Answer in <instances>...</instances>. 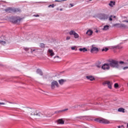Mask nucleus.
Segmentation results:
<instances>
[{
  "label": "nucleus",
  "mask_w": 128,
  "mask_h": 128,
  "mask_svg": "<svg viewBox=\"0 0 128 128\" xmlns=\"http://www.w3.org/2000/svg\"><path fill=\"white\" fill-rule=\"evenodd\" d=\"M33 16H35L36 18H38L40 16V15H38V14H34Z\"/></svg>",
  "instance_id": "f704fd0d"
},
{
  "label": "nucleus",
  "mask_w": 128,
  "mask_h": 128,
  "mask_svg": "<svg viewBox=\"0 0 128 128\" xmlns=\"http://www.w3.org/2000/svg\"><path fill=\"white\" fill-rule=\"evenodd\" d=\"M4 104H4V102H0V106H4Z\"/></svg>",
  "instance_id": "e433bc0d"
},
{
  "label": "nucleus",
  "mask_w": 128,
  "mask_h": 128,
  "mask_svg": "<svg viewBox=\"0 0 128 128\" xmlns=\"http://www.w3.org/2000/svg\"><path fill=\"white\" fill-rule=\"evenodd\" d=\"M90 0V2H92V0Z\"/></svg>",
  "instance_id": "de8ad7c7"
},
{
  "label": "nucleus",
  "mask_w": 128,
  "mask_h": 128,
  "mask_svg": "<svg viewBox=\"0 0 128 128\" xmlns=\"http://www.w3.org/2000/svg\"><path fill=\"white\" fill-rule=\"evenodd\" d=\"M110 28V26L106 25L104 26V28H102L103 30H108Z\"/></svg>",
  "instance_id": "aec40b11"
},
{
  "label": "nucleus",
  "mask_w": 128,
  "mask_h": 128,
  "mask_svg": "<svg viewBox=\"0 0 128 128\" xmlns=\"http://www.w3.org/2000/svg\"><path fill=\"white\" fill-rule=\"evenodd\" d=\"M101 68H102V70H110V64H108V62L104 64L102 66Z\"/></svg>",
  "instance_id": "6e6552de"
},
{
  "label": "nucleus",
  "mask_w": 128,
  "mask_h": 128,
  "mask_svg": "<svg viewBox=\"0 0 128 128\" xmlns=\"http://www.w3.org/2000/svg\"><path fill=\"white\" fill-rule=\"evenodd\" d=\"M70 6H71L72 7L74 6L73 4H70Z\"/></svg>",
  "instance_id": "c03bdc74"
},
{
  "label": "nucleus",
  "mask_w": 128,
  "mask_h": 128,
  "mask_svg": "<svg viewBox=\"0 0 128 128\" xmlns=\"http://www.w3.org/2000/svg\"><path fill=\"white\" fill-rule=\"evenodd\" d=\"M68 110V108H66V109H64L63 110H59L56 111V114H58L60 112H66Z\"/></svg>",
  "instance_id": "dca6fc26"
},
{
  "label": "nucleus",
  "mask_w": 128,
  "mask_h": 128,
  "mask_svg": "<svg viewBox=\"0 0 128 128\" xmlns=\"http://www.w3.org/2000/svg\"><path fill=\"white\" fill-rule=\"evenodd\" d=\"M108 48H104L102 49V52H108Z\"/></svg>",
  "instance_id": "7c9ffc66"
},
{
  "label": "nucleus",
  "mask_w": 128,
  "mask_h": 128,
  "mask_svg": "<svg viewBox=\"0 0 128 128\" xmlns=\"http://www.w3.org/2000/svg\"><path fill=\"white\" fill-rule=\"evenodd\" d=\"M114 26H116V28H120V24H114Z\"/></svg>",
  "instance_id": "cd10ccee"
},
{
  "label": "nucleus",
  "mask_w": 128,
  "mask_h": 128,
  "mask_svg": "<svg viewBox=\"0 0 128 128\" xmlns=\"http://www.w3.org/2000/svg\"><path fill=\"white\" fill-rule=\"evenodd\" d=\"M86 78H87V80H90L91 82H92L93 80H96V78H94V76H86Z\"/></svg>",
  "instance_id": "f8f14e48"
},
{
  "label": "nucleus",
  "mask_w": 128,
  "mask_h": 128,
  "mask_svg": "<svg viewBox=\"0 0 128 128\" xmlns=\"http://www.w3.org/2000/svg\"><path fill=\"white\" fill-rule=\"evenodd\" d=\"M98 121L100 124H110V120L102 118L98 119Z\"/></svg>",
  "instance_id": "0eeeda50"
},
{
  "label": "nucleus",
  "mask_w": 128,
  "mask_h": 128,
  "mask_svg": "<svg viewBox=\"0 0 128 128\" xmlns=\"http://www.w3.org/2000/svg\"><path fill=\"white\" fill-rule=\"evenodd\" d=\"M112 16H110V17H109V20L110 22H112Z\"/></svg>",
  "instance_id": "473e14b6"
},
{
  "label": "nucleus",
  "mask_w": 128,
  "mask_h": 128,
  "mask_svg": "<svg viewBox=\"0 0 128 128\" xmlns=\"http://www.w3.org/2000/svg\"><path fill=\"white\" fill-rule=\"evenodd\" d=\"M96 32H98V31H96Z\"/></svg>",
  "instance_id": "5fc2aeb1"
},
{
  "label": "nucleus",
  "mask_w": 128,
  "mask_h": 128,
  "mask_svg": "<svg viewBox=\"0 0 128 128\" xmlns=\"http://www.w3.org/2000/svg\"><path fill=\"white\" fill-rule=\"evenodd\" d=\"M57 122L58 124H64V120L62 119H59L57 120Z\"/></svg>",
  "instance_id": "ddd939ff"
},
{
  "label": "nucleus",
  "mask_w": 128,
  "mask_h": 128,
  "mask_svg": "<svg viewBox=\"0 0 128 128\" xmlns=\"http://www.w3.org/2000/svg\"><path fill=\"white\" fill-rule=\"evenodd\" d=\"M9 103H10V104H12V102H9Z\"/></svg>",
  "instance_id": "3c124183"
},
{
  "label": "nucleus",
  "mask_w": 128,
  "mask_h": 128,
  "mask_svg": "<svg viewBox=\"0 0 128 128\" xmlns=\"http://www.w3.org/2000/svg\"><path fill=\"white\" fill-rule=\"evenodd\" d=\"M74 36V38H80V36L76 32V34Z\"/></svg>",
  "instance_id": "b1692460"
},
{
  "label": "nucleus",
  "mask_w": 128,
  "mask_h": 128,
  "mask_svg": "<svg viewBox=\"0 0 128 128\" xmlns=\"http://www.w3.org/2000/svg\"><path fill=\"white\" fill-rule=\"evenodd\" d=\"M114 88H118V83H116L114 84Z\"/></svg>",
  "instance_id": "c85d7f7f"
},
{
  "label": "nucleus",
  "mask_w": 128,
  "mask_h": 128,
  "mask_svg": "<svg viewBox=\"0 0 128 128\" xmlns=\"http://www.w3.org/2000/svg\"><path fill=\"white\" fill-rule=\"evenodd\" d=\"M60 12H62V8H60Z\"/></svg>",
  "instance_id": "49530a36"
},
{
  "label": "nucleus",
  "mask_w": 128,
  "mask_h": 128,
  "mask_svg": "<svg viewBox=\"0 0 128 128\" xmlns=\"http://www.w3.org/2000/svg\"><path fill=\"white\" fill-rule=\"evenodd\" d=\"M36 72L40 76H42V70L40 69H38L36 70Z\"/></svg>",
  "instance_id": "a211bd4d"
},
{
  "label": "nucleus",
  "mask_w": 128,
  "mask_h": 128,
  "mask_svg": "<svg viewBox=\"0 0 128 128\" xmlns=\"http://www.w3.org/2000/svg\"><path fill=\"white\" fill-rule=\"evenodd\" d=\"M112 48H118V46H113Z\"/></svg>",
  "instance_id": "37998d69"
},
{
  "label": "nucleus",
  "mask_w": 128,
  "mask_h": 128,
  "mask_svg": "<svg viewBox=\"0 0 128 128\" xmlns=\"http://www.w3.org/2000/svg\"><path fill=\"white\" fill-rule=\"evenodd\" d=\"M116 2L114 1H110V2L108 4V6H111V8H113Z\"/></svg>",
  "instance_id": "2eb2a0df"
},
{
  "label": "nucleus",
  "mask_w": 128,
  "mask_h": 128,
  "mask_svg": "<svg viewBox=\"0 0 128 128\" xmlns=\"http://www.w3.org/2000/svg\"><path fill=\"white\" fill-rule=\"evenodd\" d=\"M103 86H106L107 84L108 88H109L110 90H112V82L110 81H104L102 83Z\"/></svg>",
  "instance_id": "423d86ee"
},
{
  "label": "nucleus",
  "mask_w": 128,
  "mask_h": 128,
  "mask_svg": "<svg viewBox=\"0 0 128 128\" xmlns=\"http://www.w3.org/2000/svg\"><path fill=\"white\" fill-rule=\"evenodd\" d=\"M128 66H126V67L123 68V70H128Z\"/></svg>",
  "instance_id": "4c0bfd02"
},
{
  "label": "nucleus",
  "mask_w": 128,
  "mask_h": 128,
  "mask_svg": "<svg viewBox=\"0 0 128 128\" xmlns=\"http://www.w3.org/2000/svg\"><path fill=\"white\" fill-rule=\"evenodd\" d=\"M66 40H70V36H68L66 38Z\"/></svg>",
  "instance_id": "c9c22d12"
},
{
  "label": "nucleus",
  "mask_w": 128,
  "mask_h": 128,
  "mask_svg": "<svg viewBox=\"0 0 128 128\" xmlns=\"http://www.w3.org/2000/svg\"><path fill=\"white\" fill-rule=\"evenodd\" d=\"M127 86H128V83L127 84Z\"/></svg>",
  "instance_id": "864d4df0"
},
{
  "label": "nucleus",
  "mask_w": 128,
  "mask_h": 128,
  "mask_svg": "<svg viewBox=\"0 0 128 128\" xmlns=\"http://www.w3.org/2000/svg\"><path fill=\"white\" fill-rule=\"evenodd\" d=\"M108 64H109L110 66H112V68H118V62L114 60H111L108 61Z\"/></svg>",
  "instance_id": "f03ea898"
},
{
  "label": "nucleus",
  "mask_w": 128,
  "mask_h": 128,
  "mask_svg": "<svg viewBox=\"0 0 128 128\" xmlns=\"http://www.w3.org/2000/svg\"><path fill=\"white\" fill-rule=\"evenodd\" d=\"M6 44V41L0 40V44H2L3 46H4Z\"/></svg>",
  "instance_id": "393cba45"
},
{
  "label": "nucleus",
  "mask_w": 128,
  "mask_h": 128,
  "mask_svg": "<svg viewBox=\"0 0 128 128\" xmlns=\"http://www.w3.org/2000/svg\"><path fill=\"white\" fill-rule=\"evenodd\" d=\"M56 86L58 88V82L54 80L52 82L51 88H52L54 89V88H56Z\"/></svg>",
  "instance_id": "1a4fd4ad"
},
{
  "label": "nucleus",
  "mask_w": 128,
  "mask_h": 128,
  "mask_svg": "<svg viewBox=\"0 0 128 128\" xmlns=\"http://www.w3.org/2000/svg\"><path fill=\"white\" fill-rule=\"evenodd\" d=\"M63 0L64 1V0H62V2Z\"/></svg>",
  "instance_id": "09e8293b"
},
{
  "label": "nucleus",
  "mask_w": 128,
  "mask_h": 128,
  "mask_svg": "<svg viewBox=\"0 0 128 128\" xmlns=\"http://www.w3.org/2000/svg\"><path fill=\"white\" fill-rule=\"evenodd\" d=\"M120 28H126V26L124 24H120Z\"/></svg>",
  "instance_id": "bb28decb"
},
{
  "label": "nucleus",
  "mask_w": 128,
  "mask_h": 128,
  "mask_svg": "<svg viewBox=\"0 0 128 128\" xmlns=\"http://www.w3.org/2000/svg\"><path fill=\"white\" fill-rule=\"evenodd\" d=\"M5 10L6 12H12V9L11 8H8Z\"/></svg>",
  "instance_id": "4be33fe9"
},
{
  "label": "nucleus",
  "mask_w": 128,
  "mask_h": 128,
  "mask_svg": "<svg viewBox=\"0 0 128 128\" xmlns=\"http://www.w3.org/2000/svg\"><path fill=\"white\" fill-rule=\"evenodd\" d=\"M96 67L98 68H102V66L100 65V64H96Z\"/></svg>",
  "instance_id": "a878e982"
},
{
  "label": "nucleus",
  "mask_w": 128,
  "mask_h": 128,
  "mask_svg": "<svg viewBox=\"0 0 128 128\" xmlns=\"http://www.w3.org/2000/svg\"><path fill=\"white\" fill-rule=\"evenodd\" d=\"M114 18H116V16H114Z\"/></svg>",
  "instance_id": "603ef678"
},
{
  "label": "nucleus",
  "mask_w": 128,
  "mask_h": 128,
  "mask_svg": "<svg viewBox=\"0 0 128 128\" xmlns=\"http://www.w3.org/2000/svg\"><path fill=\"white\" fill-rule=\"evenodd\" d=\"M58 82L60 84H64V80L62 79L60 80H58Z\"/></svg>",
  "instance_id": "5701e85b"
},
{
  "label": "nucleus",
  "mask_w": 128,
  "mask_h": 128,
  "mask_svg": "<svg viewBox=\"0 0 128 128\" xmlns=\"http://www.w3.org/2000/svg\"><path fill=\"white\" fill-rule=\"evenodd\" d=\"M90 52H98V48L94 46H92Z\"/></svg>",
  "instance_id": "4468645a"
},
{
  "label": "nucleus",
  "mask_w": 128,
  "mask_h": 128,
  "mask_svg": "<svg viewBox=\"0 0 128 128\" xmlns=\"http://www.w3.org/2000/svg\"><path fill=\"white\" fill-rule=\"evenodd\" d=\"M119 112H124V108H120L118 109Z\"/></svg>",
  "instance_id": "412c9836"
},
{
  "label": "nucleus",
  "mask_w": 128,
  "mask_h": 128,
  "mask_svg": "<svg viewBox=\"0 0 128 128\" xmlns=\"http://www.w3.org/2000/svg\"><path fill=\"white\" fill-rule=\"evenodd\" d=\"M97 16L98 18L101 20H108V15L104 14H100L98 15Z\"/></svg>",
  "instance_id": "20e7f679"
},
{
  "label": "nucleus",
  "mask_w": 128,
  "mask_h": 128,
  "mask_svg": "<svg viewBox=\"0 0 128 128\" xmlns=\"http://www.w3.org/2000/svg\"><path fill=\"white\" fill-rule=\"evenodd\" d=\"M24 50L25 52L30 51V52L31 54H36V52H38V49L34 47H31L30 48H24Z\"/></svg>",
  "instance_id": "7ed1b4c3"
},
{
  "label": "nucleus",
  "mask_w": 128,
  "mask_h": 128,
  "mask_svg": "<svg viewBox=\"0 0 128 128\" xmlns=\"http://www.w3.org/2000/svg\"><path fill=\"white\" fill-rule=\"evenodd\" d=\"M48 54L50 56H54V52L52 50L48 49Z\"/></svg>",
  "instance_id": "9d476101"
},
{
  "label": "nucleus",
  "mask_w": 128,
  "mask_h": 128,
  "mask_svg": "<svg viewBox=\"0 0 128 128\" xmlns=\"http://www.w3.org/2000/svg\"><path fill=\"white\" fill-rule=\"evenodd\" d=\"M79 50L80 52H88V50L86 48H80L79 49Z\"/></svg>",
  "instance_id": "f3484780"
},
{
  "label": "nucleus",
  "mask_w": 128,
  "mask_h": 128,
  "mask_svg": "<svg viewBox=\"0 0 128 128\" xmlns=\"http://www.w3.org/2000/svg\"><path fill=\"white\" fill-rule=\"evenodd\" d=\"M92 34H94V32L90 29L88 30L86 32V34L88 36H92Z\"/></svg>",
  "instance_id": "9b49d317"
},
{
  "label": "nucleus",
  "mask_w": 128,
  "mask_h": 128,
  "mask_svg": "<svg viewBox=\"0 0 128 128\" xmlns=\"http://www.w3.org/2000/svg\"><path fill=\"white\" fill-rule=\"evenodd\" d=\"M76 46L71 47V49L72 50H76Z\"/></svg>",
  "instance_id": "c756f323"
},
{
  "label": "nucleus",
  "mask_w": 128,
  "mask_h": 128,
  "mask_svg": "<svg viewBox=\"0 0 128 128\" xmlns=\"http://www.w3.org/2000/svg\"><path fill=\"white\" fill-rule=\"evenodd\" d=\"M76 32H74V30H70V32H69V34L70 36H74V34H76Z\"/></svg>",
  "instance_id": "6ab92c4d"
},
{
  "label": "nucleus",
  "mask_w": 128,
  "mask_h": 128,
  "mask_svg": "<svg viewBox=\"0 0 128 128\" xmlns=\"http://www.w3.org/2000/svg\"><path fill=\"white\" fill-rule=\"evenodd\" d=\"M22 18H20V17H15L12 20V22L14 24H18L20 22H22Z\"/></svg>",
  "instance_id": "39448f33"
},
{
  "label": "nucleus",
  "mask_w": 128,
  "mask_h": 128,
  "mask_svg": "<svg viewBox=\"0 0 128 128\" xmlns=\"http://www.w3.org/2000/svg\"><path fill=\"white\" fill-rule=\"evenodd\" d=\"M123 22H128V20H124L122 21Z\"/></svg>",
  "instance_id": "ea45409f"
},
{
  "label": "nucleus",
  "mask_w": 128,
  "mask_h": 128,
  "mask_svg": "<svg viewBox=\"0 0 128 128\" xmlns=\"http://www.w3.org/2000/svg\"><path fill=\"white\" fill-rule=\"evenodd\" d=\"M76 128H84V127H82V126H78Z\"/></svg>",
  "instance_id": "58836bf2"
},
{
  "label": "nucleus",
  "mask_w": 128,
  "mask_h": 128,
  "mask_svg": "<svg viewBox=\"0 0 128 128\" xmlns=\"http://www.w3.org/2000/svg\"><path fill=\"white\" fill-rule=\"evenodd\" d=\"M60 58V56H54V58Z\"/></svg>",
  "instance_id": "79ce46f5"
},
{
  "label": "nucleus",
  "mask_w": 128,
  "mask_h": 128,
  "mask_svg": "<svg viewBox=\"0 0 128 128\" xmlns=\"http://www.w3.org/2000/svg\"><path fill=\"white\" fill-rule=\"evenodd\" d=\"M50 6H51L52 8H54V4H50V5H49V6H48V8H50Z\"/></svg>",
  "instance_id": "72a5a7b5"
},
{
  "label": "nucleus",
  "mask_w": 128,
  "mask_h": 128,
  "mask_svg": "<svg viewBox=\"0 0 128 128\" xmlns=\"http://www.w3.org/2000/svg\"><path fill=\"white\" fill-rule=\"evenodd\" d=\"M9 103H10V104H12V102H9Z\"/></svg>",
  "instance_id": "8fccbe9b"
},
{
  "label": "nucleus",
  "mask_w": 128,
  "mask_h": 128,
  "mask_svg": "<svg viewBox=\"0 0 128 128\" xmlns=\"http://www.w3.org/2000/svg\"><path fill=\"white\" fill-rule=\"evenodd\" d=\"M55 2H61V1L60 0H56Z\"/></svg>",
  "instance_id": "a18cd8bd"
},
{
  "label": "nucleus",
  "mask_w": 128,
  "mask_h": 128,
  "mask_svg": "<svg viewBox=\"0 0 128 128\" xmlns=\"http://www.w3.org/2000/svg\"><path fill=\"white\" fill-rule=\"evenodd\" d=\"M119 64H124V62H122V61H120V62H119Z\"/></svg>",
  "instance_id": "a19ab883"
},
{
  "label": "nucleus",
  "mask_w": 128,
  "mask_h": 128,
  "mask_svg": "<svg viewBox=\"0 0 128 128\" xmlns=\"http://www.w3.org/2000/svg\"><path fill=\"white\" fill-rule=\"evenodd\" d=\"M30 116H36L39 118H44L48 116L44 112H40L36 110H32L30 113Z\"/></svg>",
  "instance_id": "f257e3e1"
},
{
  "label": "nucleus",
  "mask_w": 128,
  "mask_h": 128,
  "mask_svg": "<svg viewBox=\"0 0 128 128\" xmlns=\"http://www.w3.org/2000/svg\"><path fill=\"white\" fill-rule=\"evenodd\" d=\"M40 48H44V44H40Z\"/></svg>",
  "instance_id": "2f4dec72"
}]
</instances>
